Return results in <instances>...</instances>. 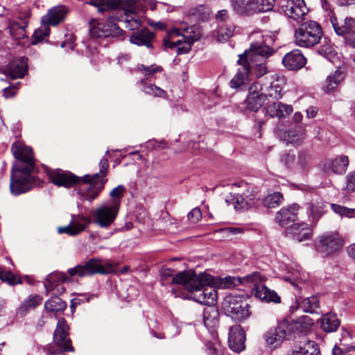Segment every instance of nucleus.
<instances>
[{
    "mask_svg": "<svg viewBox=\"0 0 355 355\" xmlns=\"http://www.w3.org/2000/svg\"><path fill=\"white\" fill-rule=\"evenodd\" d=\"M222 310L232 319L241 321L250 316L249 304L242 296L228 295L221 304Z\"/></svg>",
    "mask_w": 355,
    "mask_h": 355,
    "instance_id": "nucleus-8",
    "label": "nucleus"
},
{
    "mask_svg": "<svg viewBox=\"0 0 355 355\" xmlns=\"http://www.w3.org/2000/svg\"><path fill=\"white\" fill-rule=\"evenodd\" d=\"M331 209L340 216L352 217L355 215V209H350L336 204H331Z\"/></svg>",
    "mask_w": 355,
    "mask_h": 355,
    "instance_id": "nucleus-51",
    "label": "nucleus"
},
{
    "mask_svg": "<svg viewBox=\"0 0 355 355\" xmlns=\"http://www.w3.org/2000/svg\"><path fill=\"white\" fill-rule=\"evenodd\" d=\"M19 21H10L8 28L10 35L15 40H21L28 37L26 34V28L28 21L26 18L19 17Z\"/></svg>",
    "mask_w": 355,
    "mask_h": 355,
    "instance_id": "nucleus-29",
    "label": "nucleus"
},
{
    "mask_svg": "<svg viewBox=\"0 0 355 355\" xmlns=\"http://www.w3.org/2000/svg\"><path fill=\"white\" fill-rule=\"evenodd\" d=\"M69 327L64 318L58 320L53 334L55 343L64 352H73L74 348L69 338Z\"/></svg>",
    "mask_w": 355,
    "mask_h": 355,
    "instance_id": "nucleus-16",
    "label": "nucleus"
},
{
    "mask_svg": "<svg viewBox=\"0 0 355 355\" xmlns=\"http://www.w3.org/2000/svg\"><path fill=\"white\" fill-rule=\"evenodd\" d=\"M306 59L298 49H295L286 53L282 58V64L289 70H298L302 68Z\"/></svg>",
    "mask_w": 355,
    "mask_h": 355,
    "instance_id": "nucleus-22",
    "label": "nucleus"
},
{
    "mask_svg": "<svg viewBox=\"0 0 355 355\" xmlns=\"http://www.w3.org/2000/svg\"><path fill=\"white\" fill-rule=\"evenodd\" d=\"M155 33L147 28H143L135 32L130 37L131 43L137 46H145L148 49H153L155 41Z\"/></svg>",
    "mask_w": 355,
    "mask_h": 355,
    "instance_id": "nucleus-25",
    "label": "nucleus"
},
{
    "mask_svg": "<svg viewBox=\"0 0 355 355\" xmlns=\"http://www.w3.org/2000/svg\"><path fill=\"white\" fill-rule=\"evenodd\" d=\"M45 280L46 282L44 284V287L46 292H49L53 291L58 284L69 281V277H68L64 273L53 272L48 275Z\"/></svg>",
    "mask_w": 355,
    "mask_h": 355,
    "instance_id": "nucleus-37",
    "label": "nucleus"
},
{
    "mask_svg": "<svg viewBox=\"0 0 355 355\" xmlns=\"http://www.w3.org/2000/svg\"><path fill=\"white\" fill-rule=\"evenodd\" d=\"M296 304V309H301L305 313H318L320 311L319 299L316 295H313L302 300H297Z\"/></svg>",
    "mask_w": 355,
    "mask_h": 355,
    "instance_id": "nucleus-31",
    "label": "nucleus"
},
{
    "mask_svg": "<svg viewBox=\"0 0 355 355\" xmlns=\"http://www.w3.org/2000/svg\"><path fill=\"white\" fill-rule=\"evenodd\" d=\"M346 185L343 191L347 193L355 192V171L351 172L345 178Z\"/></svg>",
    "mask_w": 355,
    "mask_h": 355,
    "instance_id": "nucleus-53",
    "label": "nucleus"
},
{
    "mask_svg": "<svg viewBox=\"0 0 355 355\" xmlns=\"http://www.w3.org/2000/svg\"><path fill=\"white\" fill-rule=\"evenodd\" d=\"M123 15L119 16L112 15L105 22L96 23L94 19L90 23L89 35L93 38L108 37H119L122 34V30L114 22V20L125 21L126 27L130 30L137 29L141 26V20L135 12V3L131 0L126 4Z\"/></svg>",
    "mask_w": 355,
    "mask_h": 355,
    "instance_id": "nucleus-5",
    "label": "nucleus"
},
{
    "mask_svg": "<svg viewBox=\"0 0 355 355\" xmlns=\"http://www.w3.org/2000/svg\"><path fill=\"white\" fill-rule=\"evenodd\" d=\"M328 15L335 33L343 37L345 45L355 49V19L347 17L343 23H339L334 12L329 11Z\"/></svg>",
    "mask_w": 355,
    "mask_h": 355,
    "instance_id": "nucleus-9",
    "label": "nucleus"
},
{
    "mask_svg": "<svg viewBox=\"0 0 355 355\" xmlns=\"http://www.w3.org/2000/svg\"><path fill=\"white\" fill-rule=\"evenodd\" d=\"M295 159V155L291 152L285 153L281 157V162L288 168L293 164Z\"/></svg>",
    "mask_w": 355,
    "mask_h": 355,
    "instance_id": "nucleus-57",
    "label": "nucleus"
},
{
    "mask_svg": "<svg viewBox=\"0 0 355 355\" xmlns=\"http://www.w3.org/2000/svg\"><path fill=\"white\" fill-rule=\"evenodd\" d=\"M92 221V218H88L82 215H72L71 225H73L77 234L84 231L87 225Z\"/></svg>",
    "mask_w": 355,
    "mask_h": 355,
    "instance_id": "nucleus-42",
    "label": "nucleus"
},
{
    "mask_svg": "<svg viewBox=\"0 0 355 355\" xmlns=\"http://www.w3.org/2000/svg\"><path fill=\"white\" fill-rule=\"evenodd\" d=\"M292 355H320L319 347L313 341L304 343L303 345L296 347Z\"/></svg>",
    "mask_w": 355,
    "mask_h": 355,
    "instance_id": "nucleus-38",
    "label": "nucleus"
},
{
    "mask_svg": "<svg viewBox=\"0 0 355 355\" xmlns=\"http://www.w3.org/2000/svg\"><path fill=\"white\" fill-rule=\"evenodd\" d=\"M113 271V265L108 261L103 263L100 259H91L84 265H78L73 268H70L68 272L71 277L78 275L84 277L93 274H108Z\"/></svg>",
    "mask_w": 355,
    "mask_h": 355,
    "instance_id": "nucleus-11",
    "label": "nucleus"
},
{
    "mask_svg": "<svg viewBox=\"0 0 355 355\" xmlns=\"http://www.w3.org/2000/svg\"><path fill=\"white\" fill-rule=\"evenodd\" d=\"M267 39L262 37L260 40L251 43L250 48L245 50L243 54L239 55L238 63L247 61L254 62L259 60H266L271 56L274 50L268 44H266Z\"/></svg>",
    "mask_w": 355,
    "mask_h": 355,
    "instance_id": "nucleus-12",
    "label": "nucleus"
},
{
    "mask_svg": "<svg viewBox=\"0 0 355 355\" xmlns=\"http://www.w3.org/2000/svg\"><path fill=\"white\" fill-rule=\"evenodd\" d=\"M169 35L171 39H173L175 36L181 35L184 40V45L178 49V55L189 53L191 49L193 43L200 37V32L196 25H183L180 28L172 30Z\"/></svg>",
    "mask_w": 355,
    "mask_h": 355,
    "instance_id": "nucleus-13",
    "label": "nucleus"
},
{
    "mask_svg": "<svg viewBox=\"0 0 355 355\" xmlns=\"http://www.w3.org/2000/svg\"><path fill=\"white\" fill-rule=\"evenodd\" d=\"M225 201L228 205H232L234 209L238 210L248 209L254 203L249 202L248 200H246L239 192L235 195H231Z\"/></svg>",
    "mask_w": 355,
    "mask_h": 355,
    "instance_id": "nucleus-40",
    "label": "nucleus"
},
{
    "mask_svg": "<svg viewBox=\"0 0 355 355\" xmlns=\"http://www.w3.org/2000/svg\"><path fill=\"white\" fill-rule=\"evenodd\" d=\"M349 158L347 155H338L334 159H325L322 168L325 173L331 172L336 175H343L347 170Z\"/></svg>",
    "mask_w": 355,
    "mask_h": 355,
    "instance_id": "nucleus-19",
    "label": "nucleus"
},
{
    "mask_svg": "<svg viewBox=\"0 0 355 355\" xmlns=\"http://www.w3.org/2000/svg\"><path fill=\"white\" fill-rule=\"evenodd\" d=\"M235 26L232 24H219L213 32V36L219 42H227L234 34Z\"/></svg>",
    "mask_w": 355,
    "mask_h": 355,
    "instance_id": "nucleus-33",
    "label": "nucleus"
},
{
    "mask_svg": "<svg viewBox=\"0 0 355 355\" xmlns=\"http://www.w3.org/2000/svg\"><path fill=\"white\" fill-rule=\"evenodd\" d=\"M122 0H90L89 3L98 8L99 12L116 8Z\"/></svg>",
    "mask_w": 355,
    "mask_h": 355,
    "instance_id": "nucleus-44",
    "label": "nucleus"
},
{
    "mask_svg": "<svg viewBox=\"0 0 355 355\" xmlns=\"http://www.w3.org/2000/svg\"><path fill=\"white\" fill-rule=\"evenodd\" d=\"M286 235L298 242L310 240L313 232L306 223H295L286 229Z\"/></svg>",
    "mask_w": 355,
    "mask_h": 355,
    "instance_id": "nucleus-21",
    "label": "nucleus"
},
{
    "mask_svg": "<svg viewBox=\"0 0 355 355\" xmlns=\"http://www.w3.org/2000/svg\"><path fill=\"white\" fill-rule=\"evenodd\" d=\"M58 232L59 234H67L71 236L77 235V233H76L75 229H73V225H71V222L67 226L59 227L58 228Z\"/></svg>",
    "mask_w": 355,
    "mask_h": 355,
    "instance_id": "nucleus-59",
    "label": "nucleus"
},
{
    "mask_svg": "<svg viewBox=\"0 0 355 355\" xmlns=\"http://www.w3.org/2000/svg\"><path fill=\"white\" fill-rule=\"evenodd\" d=\"M323 43L324 44L319 48L318 53L326 58L330 59L334 55V49L327 39L324 38Z\"/></svg>",
    "mask_w": 355,
    "mask_h": 355,
    "instance_id": "nucleus-52",
    "label": "nucleus"
},
{
    "mask_svg": "<svg viewBox=\"0 0 355 355\" xmlns=\"http://www.w3.org/2000/svg\"><path fill=\"white\" fill-rule=\"evenodd\" d=\"M44 24L43 26L36 29L33 35V45H35L40 42H42L50 33V28Z\"/></svg>",
    "mask_w": 355,
    "mask_h": 355,
    "instance_id": "nucleus-50",
    "label": "nucleus"
},
{
    "mask_svg": "<svg viewBox=\"0 0 355 355\" xmlns=\"http://www.w3.org/2000/svg\"><path fill=\"white\" fill-rule=\"evenodd\" d=\"M283 200V195L280 192H274L265 198L263 204L268 208L275 207L279 205Z\"/></svg>",
    "mask_w": 355,
    "mask_h": 355,
    "instance_id": "nucleus-49",
    "label": "nucleus"
},
{
    "mask_svg": "<svg viewBox=\"0 0 355 355\" xmlns=\"http://www.w3.org/2000/svg\"><path fill=\"white\" fill-rule=\"evenodd\" d=\"M286 328V322H280L275 327L270 328L263 335L266 344L270 348H276L279 346L285 339Z\"/></svg>",
    "mask_w": 355,
    "mask_h": 355,
    "instance_id": "nucleus-18",
    "label": "nucleus"
},
{
    "mask_svg": "<svg viewBox=\"0 0 355 355\" xmlns=\"http://www.w3.org/2000/svg\"><path fill=\"white\" fill-rule=\"evenodd\" d=\"M343 240L336 232H327L319 236L315 241V248L322 257L331 256L340 250Z\"/></svg>",
    "mask_w": 355,
    "mask_h": 355,
    "instance_id": "nucleus-10",
    "label": "nucleus"
},
{
    "mask_svg": "<svg viewBox=\"0 0 355 355\" xmlns=\"http://www.w3.org/2000/svg\"><path fill=\"white\" fill-rule=\"evenodd\" d=\"M187 15L189 17H193L196 20H204L208 15L207 8L204 5H199L191 8Z\"/></svg>",
    "mask_w": 355,
    "mask_h": 355,
    "instance_id": "nucleus-47",
    "label": "nucleus"
},
{
    "mask_svg": "<svg viewBox=\"0 0 355 355\" xmlns=\"http://www.w3.org/2000/svg\"><path fill=\"white\" fill-rule=\"evenodd\" d=\"M347 250L349 256L355 260V243L349 245Z\"/></svg>",
    "mask_w": 355,
    "mask_h": 355,
    "instance_id": "nucleus-64",
    "label": "nucleus"
},
{
    "mask_svg": "<svg viewBox=\"0 0 355 355\" xmlns=\"http://www.w3.org/2000/svg\"><path fill=\"white\" fill-rule=\"evenodd\" d=\"M331 355H354L350 351H344L340 347L335 345L332 349Z\"/></svg>",
    "mask_w": 355,
    "mask_h": 355,
    "instance_id": "nucleus-60",
    "label": "nucleus"
},
{
    "mask_svg": "<svg viewBox=\"0 0 355 355\" xmlns=\"http://www.w3.org/2000/svg\"><path fill=\"white\" fill-rule=\"evenodd\" d=\"M13 156L16 159L11 169L10 192L18 196L31 189L35 184L33 172L35 168V159L31 148L19 142L12 146Z\"/></svg>",
    "mask_w": 355,
    "mask_h": 355,
    "instance_id": "nucleus-2",
    "label": "nucleus"
},
{
    "mask_svg": "<svg viewBox=\"0 0 355 355\" xmlns=\"http://www.w3.org/2000/svg\"><path fill=\"white\" fill-rule=\"evenodd\" d=\"M119 208L106 202L92 214V222L102 228L109 227L115 220Z\"/></svg>",
    "mask_w": 355,
    "mask_h": 355,
    "instance_id": "nucleus-14",
    "label": "nucleus"
},
{
    "mask_svg": "<svg viewBox=\"0 0 355 355\" xmlns=\"http://www.w3.org/2000/svg\"><path fill=\"white\" fill-rule=\"evenodd\" d=\"M304 206L310 220L315 224L324 213L323 207L313 202H307Z\"/></svg>",
    "mask_w": 355,
    "mask_h": 355,
    "instance_id": "nucleus-39",
    "label": "nucleus"
},
{
    "mask_svg": "<svg viewBox=\"0 0 355 355\" xmlns=\"http://www.w3.org/2000/svg\"><path fill=\"white\" fill-rule=\"evenodd\" d=\"M66 307V302L57 296L51 297L44 304L45 309L49 312L62 311Z\"/></svg>",
    "mask_w": 355,
    "mask_h": 355,
    "instance_id": "nucleus-41",
    "label": "nucleus"
},
{
    "mask_svg": "<svg viewBox=\"0 0 355 355\" xmlns=\"http://www.w3.org/2000/svg\"><path fill=\"white\" fill-rule=\"evenodd\" d=\"M42 300V297L38 294L29 295L17 308L16 311L17 315L19 317L26 316L30 311L35 309L37 306L41 304Z\"/></svg>",
    "mask_w": 355,
    "mask_h": 355,
    "instance_id": "nucleus-27",
    "label": "nucleus"
},
{
    "mask_svg": "<svg viewBox=\"0 0 355 355\" xmlns=\"http://www.w3.org/2000/svg\"><path fill=\"white\" fill-rule=\"evenodd\" d=\"M245 333L240 325L236 324L230 328L228 343L232 350L239 353L245 349Z\"/></svg>",
    "mask_w": 355,
    "mask_h": 355,
    "instance_id": "nucleus-20",
    "label": "nucleus"
},
{
    "mask_svg": "<svg viewBox=\"0 0 355 355\" xmlns=\"http://www.w3.org/2000/svg\"><path fill=\"white\" fill-rule=\"evenodd\" d=\"M233 10L239 15H250L257 12V0H230Z\"/></svg>",
    "mask_w": 355,
    "mask_h": 355,
    "instance_id": "nucleus-23",
    "label": "nucleus"
},
{
    "mask_svg": "<svg viewBox=\"0 0 355 355\" xmlns=\"http://www.w3.org/2000/svg\"><path fill=\"white\" fill-rule=\"evenodd\" d=\"M285 85L286 80L284 77H276L266 89L265 95H266V97L277 100L281 98L283 96Z\"/></svg>",
    "mask_w": 355,
    "mask_h": 355,
    "instance_id": "nucleus-32",
    "label": "nucleus"
},
{
    "mask_svg": "<svg viewBox=\"0 0 355 355\" xmlns=\"http://www.w3.org/2000/svg\"><path fill=\"white\" fill-rule=\"evenodd\" d=\"M344 78V72L341 69H338L333 74L327 76L325 83L322 86V89L326 93L331 92L338 87V85L343 80Z\"/></svg>",
    "mask_w": 355,
    "mask_h": 355,
    "instance_id": "nucleus-35",
    "label": "nucleus"
},
{
    "mask_svg": "<svg viewBox=\"0 0 355 355\" xmlns=\"http://www.w3.org/2000/svg\"><path fill=\"white\" fill-rule=\"evenodd\" d=\"M267 277L260 272H253L243 277L227 276L220 278L217 282L221 288H232L239 285L252 288V293L257 298L266 302L280 303L281 297L273 290L266 285Z\"/></svg>",
    "mask_w": 355,
    "mask_h": 355,
    "instance_id": "nucleus-4",
    "label": "nucleus"
},
{
    "mask_svg": "<svg viewBox=\"0 0 355 355\" xmlns=\"http://www.w3.org/2000/svg\"><path fill=\"white\" fill-rule=\"evenodd\" d=\"M28 71V58L19 57L14 58L6 68L0 69V72L10 76L12 79L23 78Z\"/></svg>",
    "mask_w": 355,
    "mask_h": 355,
    "instance_id": "nucleus-17",
    "label": "nucleus"
},
{
    "mask_svg": "<svg viewBox=\"0 0 355 355\" xmlns=\"http://www.w3.org/2000/svg\"><path fill=\"white\" fill-rule=\"evenodd\" d=\"M171 283L183 286L191 293L190 298L200 304L213 305L216 300V291L210 286L214 283V277L209 274L197 275L193 270H184L173 276Z\"/></svg>",
    "mask_w": 355,
    "mask_h": 355,
    "instance_id": "nucleus-3",
    "label": "nucleus"
},
{
    "mask_svg": "<svg viewBox=\"0 0 355 355\" xmlns=\"http://www.w3.org/2000/svg\"><path fill=\"white\" fill-rule=\"evenodd\" d=\"M0 279L7 282L10 286L21 284L22 281L18 276L15 275L11 271L0 269Z\"/></svg>",
    "mask_w": 355,
    "mask_h": 355,
    "instance_id": "nucleus-48",
    "label": "nucleus"
},
{
    "mask_svg": "<svg viewBox=\"0 0 355 355\" xmlns=\"http://www.w3.org/2000/svg\"><path fill=\"white\" fill-rule=\"evenodd\" d=\"M219 312L213 305L207 306L203 311V321L207 328H214L218 322Z\"/></svg>",
    "mask_w": 355,
    "mask_h": 355,
    "instance_id": "nucleus-36",
    "label": "nucleus"
},
{
    "mask_svg": "<svg viewBox=\"0 0 355 355\" xmlns=\"http://www.w3.org/2000/svg\"><path fill=\"white\" fill-rule=\"evenodd\" d=\"M248 62L238 63L241 67L238 69L235 76L231 80L230 85L232 88H238L245 83L248 80L250 71L253 72L257 78H260L268 73L266 60Z\"/></svg>",
    "mask_w": 355,
    "mask_h": 355,
    "instance_id": "nucleus-7",
    "label": "nucleus"
},
{
    "mask_svg": "<svg viewBox=\"0 0 355 355\" xmlns=\"http://www.w3.org/2000/svg\"><path fill=\"white\" fill-rule=\"evenodd\" d=\"M139 69L144 71V74L146 78H150L154 73L160 72L163 70L162 67L156 64H152L149 67H146L144 64H141L139 67Z\"/></svg>",
    "mask_w": 355,
    "mask_h": 355,
    "instance_id": "nucleus-54",
    "label": "nucleus"
},
{
    "mask_svg": "<svg viewBox=\"0 0 355 355\" xmlns=\"http://www.w3.org/2000/svg\"><path fill=\"white\" fill-rule=\"evenodd\" d=\"M125 191V189L123 185H119L114 188L110 193V196L112 199L108 200L107 202L119 208L121 199L124 196Z\"/></svg>",
    "mask_w": 355,
    "mask_h": 355,
    "instance_id": "nucleus-46",
    "label": "nucleus"
},
{
    "mask_svg": "<svg viewBox=\"0 0 355 355\" xmlns=\"http://www.w3.org/2000/svg\"><path fill=\"white\" fill-rule=\"evenodd\" d=\"M340 325V322L334 313H327L321 318L320 327L327 333L336 331Z\"/></svg>",
    "mask_w": 355,
    "mask_h": 355,
    "instance_id": "nucleus-34",
    "label": "nucleus"
},
{
    "mask_svg": "<svg viewBox=\"0 0 355 355\" xmlns=\"http://www.w3.org/2000/svg\"><path fill=\"white\" fill-rule=\"evenodd\" d=\"M278 5L285 15L298 24L305 19L304 17L308 12L304 0H280Z\"/></svg>",
    "mask_w": 355,
    "mask_h": 355,
    "instance_id": "nucleus-15",
    "label": "nucleus"
},
{
    "mask_svg": "<svg viewBox=\"0 0 355 355\" xmlns=\"http://www.w3.org/2000/svg\"><path fill=\"white\" fill-rule=\"evenodd\" d=\"M215 19L217 24H230V18L229 12L227 10L223 9L220 10L217 12Z\"/></svg>",
    "mask_w": 355,
    "mask_h": 355,
    "instance_id": "nucleus-56",
    "label": "nucleus"
},
{
    "mask_svg": "<svg viewBox=\"0 0 355 355\" xmlns=\"http://www.w3.org/2000/svg\"><path fill=\"white\" fill-rule=\"evenodd\" d=\"M322 35L323 31L319 23L313 20L302 21L295 31V42L300 47L311 48L320 42Z\"/></svg>",
    "mask_w": 355,
    "mask_h": 355,
    "instance_id": "nucleus-6",
    "label": "nucleus"
},
{
    "mask_svg": "<svg viewBox=\"0 0 355 355\" xmlns=\"http://www.w3.org/2000/svg\"><path fill=\"white\" fill-rule=\"evenodd\" d=\"M99 166V173H96L92 175H85L82 179L70 172L60 169L49 171L48 175L54 184L67 188L71 187L82 181L83 187L78 193L83 197L84 200L92 201L104 189L105 184L107 181L105 176L109 168L108 159L103 157L100 160Z\"/></svg>",
    "mask_w": 355,
    "mask_h": 355,
    "instance_id": "nucleus-1",
    "label": "nucleus"
},
{
    "mask_svg": "<svg viewBox=\"0 0 355 355\" xmlns=\"http://www.w3.org/2000/svg\"><path fill=\"white\" fill-rule=\"evenodd\" d=\"M300 206L293 204L288 207L282 208L276 214L275 220L282 227L288 225L296 220Z\"/></svg>",
    "mask_w": 355,
    "mask_h": 355,
    "instance_id": "nucleus-24",
    "label": "nucleus"
},
{
    "mask_svg": "<svg viewBox=\"0 0 355 355\" xmlns=\"http://www.w3.org/2000/svg\"><path fill=\"white\" fill-rule=\"evenodd\" d=\"M202 217L201 211L199 208H194L187 214L188 220L193 223L198 222Z\"/></svg>",
    "mask_w": 355,
    "mask_h": 355,
    "instance_id": "nucleus-58",
    "label": "nucleus"
},
{
    "mask_svg": "<svg viewBox=\"0 0 355 355\" xmlns=\"http://www.w3.org/2000/svg\"><path fill=\"white\" fill-rule=\"evenodd\" d=\"M140 84L142 86V91L146 94L162 98H165L167 96L165 90L153 84H148L144 80H141Z\"/></svg>",
    "mask_w": 355,
    "mask_h": 355,
    "instance_id": "nucleus-43",
    "label": "nucleus"
},
{
    "mask_svg": "<svg viewBox=\"0 0 355 355\" xmlns=\"http://www.w3.org/2000/svg\"><path fill=\"white\" fill-rule=\"evenodd\" d=\"M207 353L208 355H216L218 351V347L212 343H207L206 344Z\"/></svg>",
    "mask_w": 355,
    "mask_h": 355,
    "instance_id": "nucleus-61",
    "label": "nucleus"
},
{
    "mask_svg": "<svg viewBox=\"0 0 355 355\" xmlns=\"http://www.w3.org/2000/svg\"><path fill=\"white\" fill-rule=\"evenodd\" d=\"M266 114L271 118H285L293 112L291 105L283 104L280 102L268 103L265 107Z\"/></svg>",
    "mask_w": 355,
    "mask_h": 355,
    "instance_id": "nucleus-26",
    "label": "nucleus"
},
{
    "mask_svg": "<svg viewBox=\"0 0 355 355\" xmlns=\"http://www.w3.org/2000/svg\"><path fill=\"white\" fill-rule=\"evenodd\" d=\"M15 95V92L10 87H6L3 89V96L6 98L13 97Z\"/></svg>",
    "mask_w": 355,
    "mask_h": 355,
    "instance_id": "nucleus-63",
    "label": "nucleus"
},
{
    "mask_svg": "<svg viewBox=\"0 0 355 355\" xmlns=\"http://www.w3.org/2000/svg\"><path fill=\"white\" fill-rule=\"evenodd\" d=\"M257 87V84H252L249 88V95L246 98L247 108L251 111L257 112L262 106L266 99L265 94L252 93L253 87Z\"/></svg>",
    "mask_w": 355,
    "mask_h": 355,
    "instance_id": "nucleus-30",
    "label": "nucleus"
},
{
    "mask_svg": "<svg viewBox=\"0 0 355 355\" xmlns=\"http://www.w3.org/2000/svg\"><path fill=\"white\" fill-rule=\"evenodd\" d=\"M67 15V10L63 6L55 7L42 18L43 24L56 26L64 20Z\"/></svg>",
    "mask_w": 355,
    "mask_h": 355,
    "instance_id": "nucleus-28",
    "label": "nucleus"
},
{
    "mask_svg": "<svg viewBox=\"0 0 355 355\" xmlns=\"http://www.w3.org/2000/svg\"><path fill=\"white\" fill-rule=\"evenodd\" d=\"M318 108L316 107L311 106L306 110L307 117L309 119L314 118L318 113Z\"/></svg>",
    "mask_w": 355,
    "mask_h": 355,
    "instance_id": "nucleus-62",
    "label": "nucleus"
},
{
    "mask_svg": "<svg viewBox=\"0 0 355 355\" xmlns=\"http://www.w3.org/2000/svg\"><path fill=\"white\" fill-rule=\"evenodd\" d=\"M232 187L242 189L239 193L250 202H254L253 200L255 198V193L253 190V187L248 183L241 181L237 183H234L232 185Z\"/></svg>",
    "mask_w": 355,
    "mask_h": 355,
    "instance_id": "nucleus-45",
    "label": "nucleus"
},
{
    "mask_svg": "<svg viewBox=\"0 0 355 355\" xmlns=\"http://www.w3.org/2000/svg\"><path fill=\"white\" fill-rule=\"evenodd\" d=\"M279 0H261L258 2L257 12H267L271 10L275 3H278Z\"/></svg>",
    "mask_w": 355,
    "mask_h": 355,
    "instance_id": "nucleus-55",
    "label": "nucleus"
}]
</instances>
